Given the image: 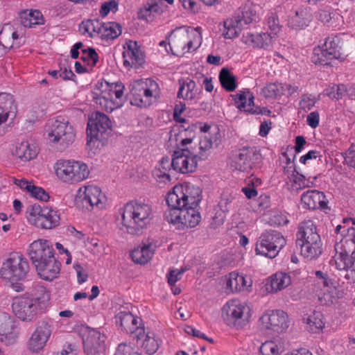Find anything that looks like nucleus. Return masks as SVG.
Returning <instances> with one entry per match:
<instances>
[{
	"mask_svg": "<svg viewBox=\"0 0 355 355\" xmlns=\"http://www.w3.org/2000/svg\"><path fill=\"white\" fill-rule=\"evenodd\" d=\"M340 40L337 36H330L325 39V41L320 46L327 52V55L334 59H338L340 56Z\"/></svg>",
	"mask_w": 355,
	"mask_h": 355,
	"instance_id": "obj_48",
	"label": "nucleus"
},
{
	"mask_svg": "<svg viewBox=\"0 0 355 355\" xmlns=\"http://www.w3.org/2000/svg\"><path fill=\"white\" fill-rule=\"evenodd\" d=\"M171 164L176 171L182 173H192L197 168V155L188 148L177 149L174 152Z\"/></svg>",
	"mask_w": 355,
	"mask_h": 355,
	"instance_id": "obj_19",
	"label": "nucleus"
},
{
	"mask_svg": "<svg viewBox=\"0 0 355 355\" xmlns=\"http://www.w3.org/2000/svg\"><path fill=\"white\" fill-rule=\"evenodd\" d=\"M264 28L274 38L277 39L282 30V26L277 15L275 13H269L264 22Z\"/></svg>",
	"mask_w": 355,
	"mask_h": 355,
	"instance_id": "obj_52",
	"label": "nucleus"
},
{
	"mask_svg": "<svg viewBox=\"0 0 355 355\" xmlns=\"http://www.w3.org/2000/svg\"><path fill=\"white\" fill-rule=\"evenodd\" d=\"M110 128V121L107 115L100 112L93 114L87 123V144L90 147L98 146Z\"/></svg>",
	"mask_w": 355,
	"mask_h": 355,
	"instance_id": "obj_16",
	"label": "nucleus"
},
{
	"mask_svg": "<svg viewBox=\"0 0 355 355\" xmlns=\"http://www.w3.org/2000/svg\"><path fill=\"white\" fill-rule=\"evenodd\" d=\"M28 223L39 229L50 230L60 223V216L57 210L49 206L34 204L29 206L26 211Z\"/></svg>",
	"mask_w": 355,
	"mask_h": 355,
	"instance_id": "obj_14",
	"label": "nucleus"
},
{
	"mask_svg": "<svg viewBox=\"0 0 355 355\" xmlns=\"http://www.w3.org/2000/svg\"><path fill=\"white\" fill-rule=\"evenodd\" d=\"M28 268V263L21 254L12 252L2 263L0 277L10 282L15 291L20 292L24 290V286L19 282L25 278Z\"/></svg>",
	"mask_w": 355,
	"mask_h": 355,
	"instance_id": "obj_8",
	"label": "nucleus"
},
{
	"mask_svg": "<svg viewBox=\"0 0 355 355\" xmlns=\"http://www.w3.org/2000/svg\"><path fill=\"white\" fill-rule=\"evenodd\" d=\"M16 106L13 96L8 93H0V135L4 133L1 128L15 116Z\"/></svg>",
	"mask_w": 355,
	"mask_h": 355,
	"instance_id": "obj_29",
	"label": "nucleus"
},
{
	"mask_svg": "<svg viewBox=\"0 0 355 355\" xmlns=\"http://www.w3.org/2000/svg\"><path fill=\"white\" fill-rule=\"evenodd\" d=\"M286 245V239L280 232L270 230L263 233L257 242L255 251L270 259L275 258Z\"/></svg>",
	"mask_w": 355,
	"mask_h": 355,
	"instance_id": "obj_17",
	"label": "nucleus"
},
{
	"mask_svg": "<svg viewBox=\"0 0 355 355\" xmlns=\"http://www.w3.org/2000/svg\"><path fill=\"white\" fill-rule=\"evenodd\" d=\"M121 33V26L119 24L114 21H109L106 23L101 22L98 37L102 40H114L119 36Z\"/></svg>",
	"mask_w": 355,
	"mask_h": 355,
	"instance_id": "obj_42",
	"label": "nucleus"
},
{
	"mask_svg": "<svg viewBox=\"0 0 355 355\" xmlns=\"http://www.w3.org/2000/svg\"><path fill=\"white\" fill-rule=\"evenodd\" d=\"M123 64L127 67L136 68L144 62V55L141 49L136 42L131 40L126 42L123 46Z\"/></svg>",
	"mask_w": 355,
	"mask_h": 355,
	"instance_id": "obj_28",
	"label": "nucleus"
},
{
	"mask_svg": "<svg viewBox=\"0 0 355 355\" xmlns=\"http://www.w3.org/2000/svg\"><path fill=\"white\" fill-rule=\"evenodd\" d=\"M338 95L341 98L347 96L349 99L355 100V85H338Z\"/></svg>",
	"mask_w": 355,
	"mask_h": 355,
	"instance_id": "obj_58",
	"label": "nucleus"
},
{
	"mask_svg": "<svg viewBox=\"0 0 355 355\" xmlns=\"http://www.w3.org/2000/svg\"><path fill=\"white\" fill-rule=\"evenodd\" d=\"M155 250V245L154 244H144L132 251V259L135 263L144 264L152 258Z\"/></svg>",
	"mask_w": 355,
	"mask_h": 355,
	"instance_id": "obj_40",
	"label": "nucleus"
},
{
	"mask_svg": "<svg viewBox=\"0 0 355 355\" xmlns=\"http://www.w3.org/2000/svg\"><path fill=\"white\" fill-rule=\"evenodd\" d=\"M201 192L199 187L190 182L175 185L166 196V203L170 207L164 214L166 221L180 230L198 225L201 220L198 209Z\"/></svg>",
	"mask_w": 355,
	"mask_h": 355,
	"instance_id": "obj_1",
	"label": "nucleus"
},
{
	"mask_svg": "<svg viewBox=\"0 0 355 355\" xmlns=\"http://www.w3.org/2000/svg\"><path fill=\"white\" fill-rule=\"evenodd\" d=\"M51 333L52 328L49 323L44 322L40 324L27 342L28 349L34 354L42 352L49 340Z\"/></svg>",
	"mask_w": 355,
	"mask_h": 355,
	"instance_id": "obj_21",
	"label": "nucleus"
},
{
	"mask_svg": "<svg viewBox=\"0 0 355 355\" xmlns=\"http://www.w3.org/2000/svg\"><path fill=\"white\" fill-rule=\"evenodd\" d=\"M200 130L203 132L201 139L199 142V148L202 151H207L214 146L218 144L220 139L219 130L216 126H210L207 124L201 125Z\"/></svg>",
	"mask_w": 355,
	"mask_h": 355,
	"instance_id": "obj_35",
	"label": "nucleus"
},
{
	"mask_svg": "<svg viewBox=\"0 0 355 355\" xmlns=\"http://www.w3.org/2000/svg\"><path fill=\"white\" fill-rule=\"evenodd\" d=\"M56 177L63 183L75 184L89 177L90 171L86 163L76 159H58L53 165Z\"/></svg>",
	"mask_w": 355,
	"mask_h": 355,
	"instance_id": "obj_9",
	"label": "nucleus"
},
{
	"mask_svg": "<svg viewBox=\"0 0 355 355\" xmlns=\"http://www.w3.org/2000/svg\"><path fill=\"white\" fill-rule=\"evenodd\" d=\"M315 281L314 293L321 305L335 304L342 297L343 292L338 288V284L330 278L327 273L321 270L315 272Z\"/></svg>",
	"mask_w": 355,
	"mask_h": 355,
	"instance_id": "obj_12",
	"label": "nucleus"
},
{
	"mask_svg": "<svg viewBox=\"0 0 355 355\" xmlns=\"http://www.w3.org/2000/svg\"><path fill=\"white\" fill-rule=\"evenodd\" d=\"M166 40L161 41L159 46H164L168 51V45L173 55L182 57L200 48L202 42V29L184 26L177 27L169 33Z\"/></svg>",
	"mask_w": 355,
	"mask_h": 355,
	"instance_id": "obj_3",
	"label": "nucleus"
},
{
	"mask_svg": "<svg viewBox=\"0 0 355 355\" xmlns=\"http://www.w3.org/2000/svg\"><path fill=\"white\" fill-rule=\"evenodd\" d=\"M186 105L185 104L180 102L175 105L174 111H173V118L175 121L179 122L180 123H184L185 121L184 119L181 116L182 112L185 110Z\"/></svg>",
	"mask_w": 355,
	"mask_h": 355,
	"instance_id": "obj_64",
	"label": "nucleus"
},
{
	"mask_svg": "<svg viewBox=\"0 0 355 355\" xmlns=\"http://www.w3.org/2000/svg\"><path fill=\"white\" fill-rule=\"evenodd\" d=\"M291 282L292 279L290 273L278 271L264 280L263 288L266 293L274 294L288 287Z\"/></svg>",
	"mask_w": 355,
	"mask_h": 355,
	"instance_id": "obj_26",
	"label": "nucleus"
},
{
	"mask_svg": "<svg viewBox=\"0 0 355 355\" xmlns=\"http://www.w3.org/2000/svg\"><path fill=\"white\" fill-rule=\"evenodd\" d=\"M304 320L309 330L313 333L322 329L325 325L324 317L320 311H313Z\"/></svg>",
	"mask_w": 355,
	"mask_h": 355,
	"instance_id": "obj_45",
	"label": "nucleus"
},
{
	"mask_svg": "<svg viewBox=\"0 0 355 355\" xmlns=\"http://www.w3.org/2000/svg\"><path fill=\"white\" fill-rule=\"evenodd\" d=\"M44 135L49 143L60 150H64L72 144L76 138L73 126L62 116L48 121Z\"/></svg>",
	"mask_w": 355,
	"mask_h": 355,
	"instance_id": "obj_7",
	"label": "nucleus"
},
{
	"mask_svg": "<svg viewBox=\"0 0 355 355\" xmlns=\"http://www.w3.org/2000/svg\"><path fill=\"white\" fill-rule=\"evenodd\" d=\"M25 29L22 26L13 28L11 26L3 27L0 32V47L7 51L19 48L25 43Z\"/></svg>",
	"mask_w": 355,
	"mask_h": 355,
	"instance_id": "obj_22",
	"label": "nucleus"
},
{
	"mask_svg": "<svg viewBox=\"0 0 355 355\" xmlns=\"http://www.w3.org/2000/svg\"><path fill=\"white\" fill-rule=\"evenodd\" d=\"M116 322L127 332L134 333L139 328L140 318L133 315L130 311H120L116 316Z\"/></svg>",
	"mask_w": 355,
	"mask_h": 355,
	"instance_id": "obj_39",
	"label": "nucleus"
},
{
	"mask_svg": "<svg viewBox=\"0 0 355 355\" xmlns=\"http://www.w3.org/2000/svg\"><path fill=\"white\" fill-rule=\"evenodd\" d=\"M20 19L22 27L31 28L35 25L42 24L44 17L42 12L38 10H25L20 13Z\"/></svg>",
	"mask_w": 355,
	"mask_h": 355,
	"instance_id": "obj_41",
	"label": "nucleus"
},
{
	"mask_svg": "<svg viewBox=\"0 0 355 355\" xmlns=\"http://www.w3.org/2000/svg\"><path fill=\"white\" fill-rule=\"evenodd\" d=\"M189 270L187 267H182L180 269H174L171 270L166 275V277L168 279V283L171 286L175 285V284L181 279L183 273Z\"/></svg>",
	"mask_w": 355,
	"mask_h": 355,
	"instance_id": "obj_59",
	"label": "nucleus"
},
{
	"mask_svg": "<svg viewBox=\"0 0 355 355\" xmlns=\"http://www.w3.org/2000/svg\"><path fill=\"white\" fill-rule=\"evenodd\" d=\"M27 193L36 200L46 202L49 199V193L42 187H37L32 183Z\"/></svg>",
	"mask_w": 355,
	"mask_h": 355,
	"instance_id": "obj_56",
	"label": "nucleus"
},
{
	"mask_svg": "<svg viewBox=\"0 0 355 355\" xmlns=\"http://www.w3.org/2000/svg\"><path fill=\"white\" fill-rule=\"evenodd\" d=\"M275 40L268 32L256 33L248 32L244 34L242 37V40L245 44L264 50H270Z\"/></svg>",
	"mask_w": 355,
	"mask_h": 355,
	"instance_id": "obj_27",
	"label": "nucleus"
},
{
	"mask_svg": "<svg viewBox=\"0 0 355 355\" xmlns=\"http://www.w3.org/2000/svg\"><path fill=\"white\" fill-rule=\"evenodd\" d=\"M28 254L33 265L54 256L53 248L49 241L37 239L28 246Z\"/></svg>",
	"mask_w": 355,
	"mask_h": 355,
	"instance_id": "obj_24",
	"label": "nucleus"
},
{
	"mask_svg": "<svg viewBox=\"0 0 355 355\" xmlns=\"http://www.w3.org/2000/svg\"><path fill=\"white\" fill-rule=\"evenodd\" d=\"M296 236V243L300 248V254L304 258L312 260L322 254V243L317 232L316 225L312 220L301 223Z\"/></svg>",
	"mask_w": 355,
	"mask_h": 355,
	"instance_id": "obj_5",
	"label": "nucleus"
},
{
	"mask_svg": "<svg viewBox=\"0 0 355 355\" xmlns=\"http://www.w3.org/2000/svg\"><path fill=\"white\" fill-rule=\"evenodd\" d=\"M138 339L141 340V346L147 354H153L157 351L159 342L153 332H147Z\"/></svg>",
	"mask_w": 355,
	"mask_h": 355,
	"instance_id": "obj_47",
	"label": "nucleus"
},
{
	"mask_svg": "<svg viewBox=\"0 0 355 355\" xmlns=\"http://www.w3.org/2000/svg\"><path fill=\"white\" fill-rule=\"evenodd\" d=\"M293 190H301L304 188L311 187L314 185V182L306 178L304 175L298 171L295 174L293 178L288 181Z\"/></svg>",
	"mask_w": 355,
	"mask_h": 355,
	"instance_id": "obj_53",
	"label": "nucleus"
},
{
	"mask_svg": "<svg viewBox=\"0 0 355 355\" xmlns=\"http://www.w3.org/2000/svg\"><path fill=\"white\" fill-rule=\"evenodd\" d=\"M222 315L229 326L237 329H243L250 322L252 309L247 302L235 298L223 305Z\"/></svg>",
	"mask_w": 355,
	"mask_h": 355,
	"instance_id": "obj_11",
	"label": "nucleus"
},
{
	"mask_svg": "<svg viewBox=\"0 0 355 355\" xmlns=\"http://www.w3.org/2000/svg\"><path fill=\"white\" fill-rule=\"evenodd\" d=\"M344 158L348 166L355 168V145H352L345 153Z\"/></svg>",
	"mask_w": 355,
	"mask_h": 355,
	"instance_id": "obj_62",
	"label": "nucleus"
},
{
	"mask_svg": "<svg viewBox=\"0 0 355 355\" xmlns=\"http://www.w3.org/2000/svg\"><path fill=\"white\" fill-rule=\"evenodd\" d=\"M12 181L19 189L26 193L31 189L30 187L33 183L32 181H28L25 178H12Z\"/></svg>",
	"mask_w": 355,
	"mask_h": 355,
	"instance_id": "obj_63",
	"label": "nucleus"
},
{
	"mask_svg": "<svg viewBox=\"0 0 355 355\" xmlns=\"http://www.w3.org/2000/svg\"><path fill=\"white\" fill-rule=\"evenodd\" d=\"M105 340V336L99 331L95 329L89 330L87 337L83 338L85 351L93 353L102 350Z\"/></svg>",
	"mask_w": 355,
	"mask_h": 355,
	"instance_id": "obj_37",
	"label": "nucleus"
},
{
	"mask_svg": "<svg viewBox=\"0 0 355 355\" xmlns=\"http://www.w3.org/2000/svg\"><path fill=\"white\" fill-rule=\"evenodd\" d=\"M301 202L303 207L307 209L328 208V200L323 192L318 190H309L304 192L301 196Z\"/></svg>",
	"mask_w": 355,
	"mask_h": 355,
	"instance_id": "obj_33",
	"label": "nucleus"
},
{
	"mask_svg": "<svg viewBox=\"0 0 355 355\" xmlns=\"http://www.w3.org/2000/svg\"><path fill=\"white\" fill-rule=\"evenodd\" d=\"M259 159V155L252 149H243L238 155H236L231 163V166L234 169L242 172H248L251 170L255 161Z\"/></svg>",
	"mask_w": 355,
	"mask_h": 355,
	"instance_id": "obj_30",
	"label": "nucleus"
},
{
	"mask_svg": "<svg viewBox=\"0 0 355 355\" xmlns=\"http://www.w3.org/2000/svg\"><path fill=\"white\" fill-rule=\"evenodd\" d=\"M124 89L125 87L121 82L110 83L103 80H98L94 86L92 97L101 109L112 112L123 105Z\"/></svg>",
	"mask_w": 355,
	"mask_h": 355,
	"instance_id": "obj_4",
	"label": "nucleus"
},
{
	"mask_svg": "<svg viewBox=\"0 0 355 355\" xmlns=\"http://www.w3.org/2000/svg\"><path fill=\"white\" fill-rule=\"evenodd\" d=\"M218 78L221 86L227 92L234 91L238 86L235 76L226 68L220 70Z\"/></svg>",
	"mask_w": 355,
	"mask_h": 355,
	"instance_id": "obj_50",
	"label": "nucleus"
},
{
	"mask_svg": "<svg viewBox=\"0 0 355 355\" xmlns=\"http://www.w3.org/2000/svg\"><path fill=\"white\" fill-rule=\"evenodd\" d=\"M74 202L77 207L87 210L103 209L106 208L107 198L99 187L86 184L76 190Z\"/></svg>",
	"mask_w": 355,
	"mask_h": 355,
	"instance_id": "obj_13",
	"label": "nucleus"
},
{
	"mask_svg": "<svg viewBox=\"0 0 355 355\" xmlns=\"http://www.w3.org/2000/svg\"><path fill=\"white\" fill-rule=\"evenodd\" d=\"M259 325L268 334H282L289 327L288 316L282 310H267L260 317Z\"/></svg>",
	"mask_w": 355,
	"mask_h": 355,
	"instance_id": "obj_18",
	"label": "nucleus"
},
{
	"mask_svg": "<svg viewBox=\"0 0 355 355\" xmlns=\"http://www.w3.org/2000/svg\"><path fill=\"white\" fill-rule=\"evenodd\" d=\"M101 21L96 19H88L83 21L79 25L80 33L85 36L89 37H98V32L100 31Z\"/></svg>",
	"mask_w": 355,
	"mask_h": 355,
	"instance_id": "obj_51",
	"label": "nucleus"
},
{
	"mask_svg": "<svg viewBox=\"0 0 355 355\" xmlns=\"http://www.w3.org/2000/svg\"><path fill=\"white\" fill-rule=\"evenodd\" d=\"M34 266L40 277L44 280L51 281L57 278L60 271V263L54 256Z\"/></svg>",
	"mask_w": 355,
	"mask_h": 355,
	"instance_id": "obj_32",
	"label": "nucleus"
},
{
	"mask_svg": "<svg viewBox=\"0 0 355 355\" xmlns=\"http://www.w3.org/2000/svg\"><path fill=\"white\" fill-rule=\"evenodd\" d=\"M235 105L241 111L251 114H259V108L254 107V97L248 89L239 90L236 94L232 95Z\"/></svg>",
	"mask_w": 355,
	"mask_h": 355,
	"instance_id": "obj_34",
	"label": "nucleus"
},
{
	"mask_svg": "<svg viewBox=\"0 0 355 355\" xmlns=\"http://www.w3.org/2000/svg\"><path fill=\"white\" fill-rule=\"evenodd\" d=\"M285 349L284 342L281 339L264 342L259 347V355H281Z\"/></svg>",
	"mask_w": 355,
	"mask_h": 355,
	"instance_id": "obj_43",
	"label": "nucleus"
},
{
	"mask_svg": "<svg viewBox=\"0 0 355 355\" xmlns=\"http://www.w3.org/2000/svg\"><path fill=\"white\" fill-rule=\"evenodd\" d=\"M118 9V4L115 1H110L104 3L100 10L101 17H105L110 12H115Z\"/></svg>",
	"mask_w": 355,
	"mask_h": 355,
	"instance_id": "obj_61",
	"label": "nucleus"
},
{
	"mask_svg": "<svg viewBox=\"0 0 355 355\" xmlns=\"http://www.w3.org/2000/svg\"><path fill=\"white\" fill-rule=\"evenodd\" d=\"M214 215L211 217V226L213 228H217L225 222L226 214L216 207L214 209Z\"/></svg>",
	"mask_w": 355,
	"mask_h": 355,
	"instance_id": "obj_60",
	"label": "nucleus"
},
{
	"mask_svg": "<svg viewBox=\"0 0 355 355\" xmlns=\"http://www.w3.org/2000/svg\"><path fill=\"white\" fill-rule=\"evenodd\" d=\"M318 98L312 94L303 95L300 101V108L304 112H308L313 107Z\"/></svg>",
	"mask_w": 355,
	"mask_h": 355,
	"instance_id": "obj_57",
	"label": "nucleus"
},
{
	"mask_svg": "<svg viewBox=\"0 0 355 355\" xmlns=\"http://www.w3.org/2000/svg\"><path fill=\"white\" fill-rule=\"evenodd\" d=\"M12 153L20 160L27 162L37 157L38 148L34 143L26 139L17 144Z\"/></svg>",
	"mask_w": 355,
	"mask_h": 355,
	"instance_id": "obj_36",
	"label": "nucleus"
},
{
	"mask_svg": "<svg viewBox=\"0 0 355 355\" xmlns=\"http://www.w3.org/2000/svg\"><path fill=\"white\" fill-rule=\"evenodd\" d=\"M172 166L168 158H163L153 172V176L159 182H166L170 181L168 171Z\"/></svg>",
	"mask_w": 355,
	"mask_h": 355,
	"instance_id": "obj_49",
	"label": "nucleus"
},
{
	"mask_svg": "<svg viewBox=\"0 0 355 355\" xmlns=\"http://www.w3.org/2000/svg\"><path fill=\"white\" fill-rule=\"evenodd\" d=\"M153 216V208L150 204L130 201L118 210L117 227L123 232L137 234L150 224Z\"/></svg>",
	"mask_w": 355,
	"mask_h": 355,
	"instance_id": "obj_2",
	"label": "nucleus"
},
{
	"mask_svg": "<svg viewBox=\"0 0 355 355\" xmlns=\"http://www.w3.org/2000/svg\"><path fill=\"white\" fill-rule=\"evenodd\" d=\"M19 336L15 319L8 313H0V342L6 346H10L17 342Z\"/></svg>",
	"mask_w": 355,
	"mask_h": 355,
	"instance_id": "obj_20",
	"label": "nucleus"
},
{
	"mask_svg": "<svg viewBox=\"0 0 355 355\" xmlns=\"http://www.w3.org/2000/svg\"><path fill=\"white\" fill-rule=\"evenodd\" d=\"M297 87L290 84L272 83L268 84L261 89V94L267 98H279L284 96L288 97L297 92Z\"/></svg>",
	"mask_w": 355,
	"mask_h": 355,
	"instance_id": "obj_31",
	"label": "nucleus"
},
{
	"mask_svg": "<svg viewBox=\"0 0 355 355\" xmlns=\"http://www.w3.org/2000/svg\"><path fill=\"white\" fill-rule=\"evenodd\" d=\"M11 309L15 316L23 322H33L46 309L44 300L19 295L12 299Z\"/></svg>",
	"mask_w": 355,
	"mask_h": 355,
	"instance_id": "obj_10",
	"label": "nucleus"
},
{
	"mask_svg": "<svg viewBox=\"0 0 355 355\" xmlns=\"http://www.w3.org/2000/svg\"><path fill=\"white\" fill-rule=\"evenodd\" d=\"M255 21L254 12L251 8L245 6L239 10L234 16L224 21L223 34L227 39L237 37L243 29Z\"/></svg>",
	"mask_w": 355,
	"mask_h": 355,
	"instance_id": "obj_15",
	"label": "nucleus"
},
{
	"mask_svg": "<svg viewBox=\"0 0 355 355\" xmlns=\"http://www.w3.org/2000/svg\"><path fill=\"white\" fill-rule=\"evenodd\" d=\"M196 137V132L193 127H186L182 124H177L172 127L169 132V144L178 149L187 148Z\"/></svg>",
	"mask_w": 355,
	"mask_h": 355,
	"instance_id": "obj_23",
	"label": "nucleus"
},
{
	"mask_svg": "<svg viewBox=\"0 0 355 355\" xmlns=\"http://www.w3.org/2000/svg\"><path fill=\"white\" fill-rule=\"evenodd\" d=\"M309 21L306 11L304 9H299L290 12L288 24L293 28H302L308 25Z\"/></svg>",
	"mask_w": 355,
	"mask_h": 355,
	"instance_id": "obj_44",
	"label": "nucleus"
},
{
	"mask_svg": "<svg viewBox=\"0 0 355 355\" xmlns=\"http://www.w3.org/2000/svg\"><path fill=\"white\" fill-rule=\"evenodd\" d=\"M198 94L196 83L191 80H186L181 85L178 92V96L184 100H193Z\"/></svg>",
	"mask_w": 355,
	"mask_h": 355,
	"instance_id": "obj_46",
	"label": "nucleus"
},
{
	"mask_svg": "<svg viewBox=\"0 0 355 355\" xmlns=\"http://www.w3.org/2000/svg\"><path fill=\"white\" fill-rule=\"evenodd\" d=\"M131 105L146 107L158 101L161 96L159 83L151 78L135 80L130 83Z\"/></svg>",
	"mask_w": 355,
	"mask_h": 355,
	"instance_id": "obj_6",
	"label": "nucleus"
},
{
	"mask_svg": "<svg viewBox=\"0 0 355 355\" xmlns=\"http://www.w3.org/2000/svg\"><path fill=\"white\" fill-rule=\"evenodd\" d=\"M332 60H334V58L328 56L327 52L324 51L320 45L314 48L312 61L315 64L327 65Z\"/></svg>",
	"mask_w": 355,
	"mask_h": 355,
	"instance_id": "obj_54",
	"label": "nucleus"
},
{
	"mask_svg": "<svg viewBox=\"0 0 355 355\" xmlns=\"http://www.w3.org/2000/svg\"><path fill=\"white\" fill-rule=\"evenodd\" d=\"M162 12V8L159 0H150L138 11V17L148 22L153 21Z\"/></svg>",
	"mask_w": 355,
	"mask_h": 355,
	"instance_id": "obj_38",
	"label": "nucleus"
},
{
	"mask_svg": "<svg viewBox=\"0 0 355 355\" xmlns=\"http://www.w3.org/2000/svg\"><path fill=\"white\" fill-rule=\"evenodd\" d=\"M224 284L228 293L249 292L252 286V280L249 276L234 271L225 277Z\"/></svg>",
	"mask_w": 355,
	"mask_h": 355,
	"instance_id": "obj_25",
	"label": "nucleus"
},
{
	"mask_svg": "<svg viewBox=\"0 0 355 355\" xmlns=\"http://www.w3.org/2000/svg\"><path fill=\"white\" fill-rule=\"evenodd\" d=\"M82 57L83 62L88 66L92 71L98 62V55L93 48L87 47L82 50Z\"/></svg>",
	"mask_w": 355,
	"mask_h": 355,
	"instance_id": "obj_55",
	"label": "nucleus"
}]
</instances>
